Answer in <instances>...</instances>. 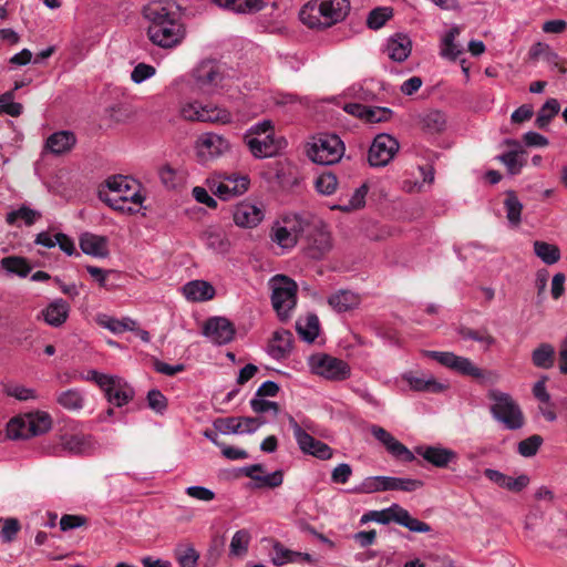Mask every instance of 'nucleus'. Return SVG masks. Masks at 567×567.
Listing matches in <instances>:
<instances>
[{
  "label": "nucleus",
  "instance_id": "nucleus-2",
  "mask_svg": "<svg viewBox=\"0 0 567 567\" xmlns=\"http://www.w3.org/2000/svg\"><path fill=\"white\" fill-rule=\"evenodd\" d=\"M349 12V0H310L300 9L299 19L309 29L322 31L342 22Z\"/></svg>",
  "mask_w": 567,
  "mask_h": 567
},
{
  "label": "nucleus",
  "instance_id": "nucleus-5",
  "mask_svg": "<svg viewBox=\"0 0 567 567\" xmlns=\"http://www.w3.org/2000/svg\"><path fill=\"white\" fill-rule=\"evenodd\" d=\"M310 228L311 220L309 218L297 214L286 215L274 224L270 237L282 249H291Z\"/></svg>",
  "mask_w": 567,
  "mask_h": 567
},
{
  "label": "nucleus",
  "instance_id": "nucleus-7",
  "mask_svg": "<svg viewBox=\"0 0 567 567\" xmlns=\"http://www.w3.org/2000/svg\"><path fill=\"white\" fill-rule=\"evenodd\" d=\"M423 481L416 478L380 475L365 477L352 491L359 494H372L388 491H402L411 493L423 487Z\"/></svg>",
  "mask_w": 567,
  "mask_h": 567
},
{
  "label": "nucleus",
  "instance_id": "nucleus-36",
  "mask_svg": "<svg viewBox=\"0 0 567 567\" xmlns=\"http://www.w3.org/2000/svg\"><path fill=\"white\" fill-rule=\"evenodd\" d=\"M31 422L27 413L12 417L7 424V436L10 440H27L32 437L31 429L28 423Z\"/></svg>",
  "mask_w": 567,
  "mask_h": 567
},
{
  "label": "nucleus",
  "instance_id": "nucleus-64",
  "mask_svg": "<svg viewBox=\"0 0 567 567\" xmlns=\"http://www.w3.org/2000/svg\"><path fill=\"white\" fill-rule=\"evenodd\" d=\"M156 73V70L153 65L146 63H138L131 73V80L140 84L145 80L152 78Z\"/></svg>",
  "mask_w": 567,
  "mask_h": 567
},
{
  "label": "nucleus",
  "instance_id": "nucleus-11",
  "mask_svg": "<svg viewBox=\"0 0 567 567\" xmlns=\"http://www.w3.org/2000/svg\"><path fill=\"white\" fill-rule=\"evenodd\" d=\"M309 367L315 374L334 381L346 380L351 373V369L344 360L326 353L311 355Z\"/></svg>",
  "mask_w": 567,
  "mask_h": 567
},
{
  "label": "nucleus",
  "instance_id": "nucleus-45",
  "mask_svg": "<svg viewBox=\"0 0 567 567\" xmlns=\"http://www.w3.org/2000/svg\"><path fill=\"white\" fill-rule=\"evenodd\" d=\"M560 104L556 99H549L537 113L535 124L538 128H546L550 121L559 113Z\"/></svg>",
  "mask_w": 567,
  "mask_h": 567
},
{
  "label": "nucleus",
  "instance_id": "nucleus-10",
  "mask_svg": "<svg viewBox=\"0 0 567 567\" xmlns=\"http://www.w3.org/2000/svg\"><path fill=\"white\" fill-rule=\"evenodd\" d=\"M494 404L491 406L493 416L508 430H518L524 424L523 413L516 402L506 392H492Z\"/></svg>",
  "mask_w": 567,
  "mask_h": 567
},
{
  "label": "nucleus",
  "instance_id": "nucleus-62",
  "mask_svg": "<svg viewBox=\"0 0 567 567\" xmlns=\"http://www.w3.org/2000/svg\"><path fill=\"white\" fill-rule=\"evenodd\" d=\"M12 92L0 95V112H4L11 116H19L23 111V106L20 103L12 102Z\"/></svg>",
  "mask_w": 567,
  "mask_h": 567
},
{
  "label": "nucleus",
  "instance_id": "nucleus-55",
  "mask_svg": "<svg viewBox=\"0 0 567 567\" xmlns=\"http://www.w3.org/2000/svg\"><path fill=\"white\" fill-rule=\"evenodd\" d=\"M315 186L318 193L328 196L336 192L338 179L332 173L324 172L316 178Z\"/></svg>",
  "mask_w": 567,
  "mask_h": 567
},
{
  "label": "nucleus",
  "instance_id": "nucleus-13",
  "mask_svg": "<svg viewBox=\"0 0 567 567\" xmlns=\"http://www.w3.org/2000/svg\"><path fill=\"white\" fill-rule=\"evenodd\" d=\"M181 116L187 121L210 122L227 124L231 122V114L225 109H220L213 104L203 105L194 101L182 105Z\"/></svg>",
  "mask_w": 567,
  "mask_h": 567
},
{
  "label": "nucleus",
  "instance_id": "nucleus-58",
  "mask_svg": "<svg viewBox=\"0 0 567 567\" xmlns=\"http://www.w3.org/2000/svg\"><path fill=\"white\" fill-rule=\"evenodd\" d=\"M543 443V437L538 434L530 435L529 437L518 443L517 451L524 457L534 456Z\"/></svg>",
  "mask_w": 567,
  "mask_h": 567
},
{
  "label": "nucleus",
  "instance_id": "nucleus-3",
  "mask_svg": "<svg viewBox=\"0 0 567 567\" xmlns=\"http://www.w3.org/2000/svg\"><path fill=\"white\" fill-rule=\"evenodd\" d=\"M106 192H101L103 200L114 210L133 214L142 205L144 197L140 184L127 176H113L106 181Z\"/></svg>",
  "mask_w": 567,
  "mask_h": 567
},
{
  "label": "nucleus",
  "instance_id": "nucleus-37",
  "mask_svg": "<svg viewBox=\"0 0 567 567\" xmlns=\"http://www.w3.org/2000/svg\"><path fill=\"white\" fill-rule=\"evenodd\" d=\"M63 446L72 454H89L94 449V442L90 435L74 434L64 439Z\"/></svg>",
  "mask_w": 567,
  "mask_h": 567
},
{
  "label": "nucleus",
  "instance_id": "nucleus-16",
  "mask_svg": "<svg viewBox=\"0 0 567 567\" xmlns=\"http://www.w3.org/2000/svg\"><path fill=\"white\" fill-rule=\"evenodd\" d=\"M290 424L298 446L303 453L323 461L332 457L333 451L328 444L307 433L295 420H291Z\"/></svg>",
  "mask_w": 567,
  "mask_h": 567
},
{
  "label": "nucleus",
  "instance_id": "nucleus-48",
  "mask_svg": "<svg viewBox=\"0 0 567 567\" xmlns=\"http://www.w3.org/2000/svg\"><path fill=\"white\" fill-rule=\"evenodd\" d=\"M250 533L247 529L237 530L229 545V556L241 557L248 551Z\"/></svg>",
  "mask_w": 567,
  "mask_h": 567
},
{
  "label": "nucleus",
  "instance_id": "nucleus-41",
  "mask_svg": "<svg viewBox=\"0 0 567 567\" xmlns=\"http://www.w3.org/2000/svg\"><path fill=\"white\" fill-rule=\"evenodd\" d=\"M532 362L535 367L549 369L555 362V348L550 343H542L532 352Z\"/></svg>",
  "mask_w": 567,
  "mask_h": 567
},
{
  "label": "nucleus",
  "instance_id": "nucleus-32",
  "mask_svg": "<svg viewBox=\"0 0 567 567\" xmlns=\"http://www.w3.org/2000/svg\"><path fill=\"white\" fill-rule=\"evenodd\" d=\"M75 135L70 131H60L51 134L47 140V148L53 154L69 152L75 145Z\"/></svg>",
  "mask_w": 567,
  "mask_h": 567
},
{
  "label": "nucleus",
  "instance_id": "nucleus-53",
  "mask_svg": "<svg viewBox=\"0 0 567 567\" xmlns=\"http://www.w3.org/2000/svg\"><path fill=\"white\" fill-rule=\"evenodd\" d=\"M274 555L271 556V563L275 566H284L288 563H295L300 555L299 551H293L286 548L281 543L275 542L272 546Z\"/></svg>",
  "mask_w": 567,
  "mask_h": 567
},
{
  "label": "nucleus",
  "instance_id": "nucleus-57",
  "mask_svg": "<svg viewBox=\"0 0 567 567\" xmlns=\"http://www.w3.org/2000/svg\"><path fill=\"white\" fill-rule=\"evenodd\" d=\"M39 216L40 214L38 212L22 206L19 209L9 213L7 215V221L9 224H14L18 219H21L27 226H31Z\"/></svg>",
  "mask_w": 567,
  "mask_h": 567
},
{
  "label": "nucleus",
  "instance_id": "nucleus-43",
  "mask_svg": "<svg viewBox=\"0 0 567 567\" xmlns=\"http://www.w3.org/2000/svg\"><path fill=\"white\" fill-rule=\"evenodd\" d=\"M534 252L546 265H554L560 259L558 246L546 241H534Z\"/></svg>",
  "mask_w": 567,
  "mask_h": 567
},
{
  "label": "nucleus",
  "instance_id": "nucleus-18",
  "mask_svg": "<svg viewBox=\"0 0 567 567\" xmlns=\"http://www.w3.org/2000/svg\"><path fill=\"white\" fill-rule=\"evenodd\" d=\"M196 154L202 163L215 159L229 150V143L215 133L202 134L195 144Z\"/></svg>",
  "mask_w": 567,
  "mask_h": 567
},
{
  "label": "nucleus",
  "instance_id": "nucleus-47",
  "mask_svg": "<svg viewBox=\"0 0 567 567\" xmlns=\"http://www.w3.org/2000/svg\"><path fill=\"white\" fill-rule=\"evenodd\" d=\"M206 246L218 254H225L229 250L230 243L226 234L219 229H213L205 233Z\"/></svg>",
  "mask_w": 567,
  "mask_h": 567
},
{
  "label": "nucleus",
  "instance_id": "nucleus-9",
  "mask_svg": "<svg viewBox=\"0 0 567 567\" xmlns=\"http://www.w3.org/2000/svg\"><path fill=\"white\" fill-rule=\"evenodd\" d=\"M344 153L343 142L337 135H323L307 150L308 157L320 165L338 163Z\"/></svg>",
  "mask_w": 567,
  "mask_h": 567
},
{
  "label": "nucleus",
  "instance_id": "nucleus-12",
  "mask_svg": "<svg viewBox=\"0 0 567 567\" xmlns=\"http://www.w3.org/2000/svg\"><path fill=\"white\" fill-rule=\"evenodd\" d=\"M195 89L203 94H213L223 86L224 70L213 60L200 62L193 72Z\"/></svg>",
  "mask_w": 567,
  "mask_h": 567
},
{
  "label": "nucleus",
  "instance_id": "nucleus-27",
  "mask_svg": "<svg viewBox=\"0 0 567 567\" xmlns=\"http://www.w3.org/2000/svg\"><path fill=\"white\" fill-rule=\"evenodd\" d=\"M216 290L205 280H192L183 286V295L193 302H204L214 298Z\"/></svg>",
  "mask_w": 567,
  "mask_h": 567
},
{
  "label": "nucleus",
  "instance_id": "nucleus-26",
  "mask_svg": "<svg viewBox=\"0 0 567 567\" xmlns=\"http://www.w3.org/2000/svg\"><path fill=\"white\" fill-rule=\"evenodd\" d=\"M70 312V305L64 299H55L41 311V317L51 327L62 326Z\"/></svg>",
  "mask_w": 567,
  "mask_h": 567
},
{
  "label": "nucleus",
  "instance_id": "nucleus-61",
  "mask_svg": "<svg viewBox=\"0 0 567 567\" xmlns=\"http://www.w3.org/2000/svg\"><path fill=\"white\" fill-rule=\"evenodd\" d=\"M393 115L392 110L380 106H368L365 111V120L369 123H380L389 121Z\"/></svg>",
  "mask_w": 567,
  "mask_h": 567
},
{
  "label": "nucleus",
  "instance_id": "nucleus-22",
  "mask_svg": "<svg viewBox=\"0 0 567 567\" xmlns=\"http://www.w3.org/2000/svg\"><path fill=\"white\" fill-rule=\"evenodd\" d=\"M308 238L309 254L319 259L331 249V236L320 223L311 221V228L305 233Z\"/></svg>",
  "mask_w": 567,
  "mask_h": 567
},
{
  "label": "nucleus",
  "instance_id": "nucleus-52",
  "mask_svg": "<svg viewBox=\"0 0 567 567\" xmlns=\"http://www.w3.org/2000/svg\"><path fill=\"white\" fill-rule=\"evenodd\" d=\"M393 17L391 7H378L370 11L367 18V25L372 30L381 29Z\"/></svg>",
  "mask_w": 567,
  "mask_h": 567
},
{
  "label": "nucleus",
  "instance_id": "nucleus-50",
  "mask_svg": "<svg viewBox=\"0 0 567 567\" xmlns=\"http://www.w3.org/2000/svg\"><path fill=\"white\" fill-rule=\"evenodd\" d=\"M175 558L179 567H197L199 553L193 545H178L175 549Z\"/></svg>",
  "mask_w": 567,
  "mask_h": 567
},
{
  "label": "nucleus",
  "instance_id": "nucleus-17",
  "mask_svg": "<svg viewBox=\"0 0 567 567\" xmlns=\"http://www.w3.org/2000/svg\"><path fill=\"white\" fill-rule=\"evenodd\" d=\"M236 330L225 317H212L203 326V336L215 346H224L233 341Z\"/></svg>",
  "mask_w": 567,
  "mask_h": 567
},
{
  "label": "nucleus",
  "instance_id": "nucleus-60",
  "mask_svg": "<svg viewBox=\"0 0 567 567\" xmlns=\"http://www.w3.org/2000/svg\"><path fill=\"white\" fill-rule=\"evenodd\" d=\"M56 401L60 405L71 411H78L83 406V399L80 392H60Z\"/></svg>",
  "mask_w": 567,
  "mask_h": 567
},
{
  "label": "nucleus",
  "instance_id": "nucleus-14",
  "mask_svg": "<svg viewBox=\"0 0 567 567\" xmlns=\"http://www.w3.org/2000/svg\"><path fill=\"white\" fill-rule=\"evenodd\" d=\"M400 144L396 138L386 133L378 134L368 153L369 164L373 167L386 166L399 152Z\"/></svg>",
  "mask_w": 567,
  "mask_h": 567
},
{
  "label": "nucleus",
  "instance_id": "nucleus-46",
  "mask_svg": "<svg viewBox=\"0 0 567 567\" xmlns=\"http://www.w3.org/2000/svg\"><path fill=\"white\" fill-rule=\"evenodd\" d=\"M30 421L28 425L31 429L32 436L41 435L47 433L52 426V419L47 412H30L27 413Z\"/></svg>",
  "mask_w": 567,
  "mask_h": 567
},
{
  "label": "nucleus",
  "instance_id": "nucleus-38",
  "mask_svg": "<svg viewBox=\"0 0 567 567\" xmlns=\"http://www.w3.org/2000/svg\"><path fill=\"white\" fill-rule=\"evenodd\" d=\"M457 333L463 340H473L478 342L485 351L496 342V339L485 328L472 329L468 327H461L457 330Z\"/></svg>",
  "mask_w": 567,
  "mask_h": 567
},
{
  "label": "nucleus",
  "instance_id": "nucleus-56",
  "mask_svg": "<svg viewBox=\"0 0 567 567\" xmlns=\"http://www.w3.org/2000/svg\"><path fill=\"white\" fill-rule=\"evenodd\" d=\"M101 324L112 331L113 333H121L124 331L136 330V321L131 318H123L121 320L114 318H107L101 321Z\"/></svg>",
  "mask_w": 567,
  "mask_h": 567
},
{
  "label": "nucleus",
  "instance_id": "nucleus-8",
  "mask_svg": "<svg viewBox=\"0 0 567 567\" xmlns=\"http://www.w3.org/2000/svg\"><path fill=\"white\" fill-rule=\"evenodd\" d=\"M209 190L221 200H230L245 194L250 185L247 175L238 173H218L206 179Z\"/></svg>",
  "mask_w": 567,
  "mask_h": 567
},
{
  "label": "nucleus",
  "instance_id": "nucleus-35",
  "mask_svg": "<svg viewBox=\"0 0 567 567\" xmlns=\"http://www.w3.org/2000/svg\"><path fill=\"white\" fill-rule=\"evenodd\" d=\"M460 33L461 29L457 25H454L443 35L440 45V54L442 58L454 61L463 52L462 48L455 43Z\"/></svg>",
  "mask_w": 567,
  "mask_h": 567
},
{
  "label": "nucleus",
  "instance_id": "nucleus-51",
  "mask_svg": "<svg viewBox=\"0 0 567 567\" xmlns=\"http://www.w3.org/2000/svg\"><path fill=\"white\" fill-rule=\"evenodd\" d=\"M257 396L250 401V406L256 413L271 412L275 416L278 414V404L266 400L264 396H274L277 392H256Z\"/></svg>",
  "mask_w": 567,
  "mask_h": 567
},
{
  "label": "nucleus",
  "instance_id": "nucleus-15",
  "mask_svg": "<svg viewBox=\"0 0 567 567\" xmlns=\"http://www.w3.org/2000/svg\"><path fill=\"white\" fill-rule=\"evenodd\" d=\"M245 142L256 158L272 157L287 146L286 138L274 134L245 136Z\"/></svg>",
  "mask_w": 567,
  "mask_h": 567
},
{
  "label": "nucleus",
  "instance_id": "nucleus-63",
  "mask_svg": "<svg viewBox=\"0 0 567 567\" xmlns=\"http://www.w3.org/2000/svg\"><path fill=\"white\" fill-rule=\"evenodd\" d=\"M284 481V474L281 471H275L267 475H259L255 487L261 488V487H269L275 488L282 484Z\"/></svg>",
  "mask_w": 567,
  "mask_h": 567
},
{
  "label": "nucleus",
  "instance_id": "nucleus-4",
  "mask_svg": "<svg viewBox=\"0 0 567 567\" xmlns=\"http://www.w3.org/2000/svg\"><path fill=\"white\" fill-rule=\"evenodd\" d=\"M425 355L454 372L478 380L481 386L494 385L499 379L496 371L482 370L471 359L457 355L454 352L426 351Z\"/></svg>",
  "mask_w": 567,
  "mask_h": 567
},
{
  "label": "nucleus",
  "instance_id": "nucleus-1",
  "mask_svg": "<svg viewBox=\"0 0 567 567\" xmlns=\"http://www.w3.org/2000/svg\"><path fill=\"white\" fill-rule=\"evenodd\" d=\"M143 17L147 22V37L154 45L173 49L184 40L186 31L175 3L151 1L143 8Z\"/></svg>",
  "mask_w": 567,
  "mask_h": 567
},
{
  "label": "nucleus",
  "instance_id": "nucleus-19",
  "mask_svg": "<svg viewBox=\"0 0 567 567\" xmlns=\"http://www.w3.org/2000/svg\"><path fill=\"white\" fill-rule=\"evenodd\" d=\"M370 432L393 457L406 463H411L415 460L414 453L382 426L371 425Z\"/></svg>",
  "mask_w": 567,
  "mask_h": 567
},
{
  "label": "nucleus",
  "instance_id": "nucleus-42",
  "mask_svg": "<svg viewBox=\"0 0 567 567\" xmlns=\"http://www.w3.org/2000/svg\"><path fill=\"white\" fill-rule=\"evenodd\" d=\"M2 269L9 275H17L21 278L27 277L31 271L28 260L19 256H8L0 261Z\"/></svg>",
  "mask_w": 567,
  "mask_h": 567
},
{
  "label": "nucleus",
  "instance_id": "nucleus-30",
  "mask_svg": "<svg viewBox=\"0 0 567 567\" xmlns=\"http://www.w3.org/2000/svg\"><path fill=\"white\" fill-rule=\"evenodd\" d=\"M410 386V390H443V385L436 383L432 378L425 374L413 375L411 372L404 373L401 379L395 380V386Z\"/></svg>",
  "mask_w": 567,
  "mask_h": 567
},
{
  "label": "nucleus",
  "instance_id": "nucleus-31",
  "mask_svg": "<svg viewBox=\"0 0 567 567\" xmlns=\"http://www.w3.org/2000/svg\"><path fill=\"white\" fill-rule=\"evenodd\" d=\"M539 402V412L549 422L557 419V412L567 411V401L550 402L549 392H534Z\"/></svg>",
  "mask_w": 567,
  "mask_h": 567
},
{
  "label": "nucleus",
  "instance_id": "nucleus-49",
  "mask_svg": "<svg viewBox=\"0 0 567 567\" xmlns=\"http://www.w3.org/2000/svg\"><path fill=\"white\" fill-rule=\"evenodd\" d=\"M367 194L368 186L363 184L353 192V194L351 195L350 199L347 203L333 205L331 206V209H338L347 213L354 209H359L364 206Z\"/></svg>",
  "mask_w": 567,
  "mask_h": 567
},
{
  "label": "nucleus",
  "instance_id": "nucleus-25",
  "mask_svg": "<svg viewBox=\"0 0 567 567\" xmlns=\"http://www.w3.org/2000/svg\"><path fill=\"white\" fill-rule=\"evenodd\" d=\"M79 244L85 255L96 258H104L109 255L107 239L103 236L84 233L80 236Z\"/></svg>",
  "mask_w": 567,
  "mask_h": 567
},
{
  "label": "nucleus",
  "instance_id": "nucleus-40",
  "mask_svg": "<svg viewBox=\"0 0 567 567\" xmlns=\"http://www.w3.org/2000/svg\"><path fill=\"white\" fill-rule=\"evenodd\" d=\"M296 329L302 340L313 342L319 334V319L316 315H308L296 322Z\"/></svg>",
  "mask_w": 567,
  "mask_h": 567
},
{
  "label": "nucleus",
  "instance_id": "nucleus-54",
  "mask_svg": "<svg viewBox=\"0 0 567 567\" xmlns=\"http://www.w3.org/2000/svg\"><path fill=\"white\" fill-rule=\"evenodd\" d=\"M504 206L506 210V217L512 225L517 226L520 223V215L523 210V205L515 195V193L509 192L506 195L504 200Z\"/></svg>",
  "mask_w": 567,
  "mask_h": 567
},
{
  "label": "nucleus",
  "instance_id": "nucleus-33",
  "mask_svg": "<svg viewBox=\"0 0 567 567\" xmlns=\"http://www.w3.org/2000/svg\"><path fill=\"white\" fill-rule=\"evenodd\" d=\"M419 124L427 133H440L445 130L446 116L439 110H429L419 115Z\"/></svg>",
  "mask_w": 567,
  "mask_h": 567
},
{
  "label": "nucleus",
  "instance_id": "nucleus-28",
  "mask_svg": "<svg viewBox=\"0 0 567 567\" xmlns=\"http://www.w3.org/2000/svg\"><path fill=\"white\" fill-rule=\"evenodd\" d=\"M412 41L403 33H398L390 38L386 43V53L395 62L405 61L411 54Z\"/></svg>",
  "mask_w": 567,
  "mask_h": 567
},
{
  "label": "nucleus",
  "instance_id": "nucleus-6",
  "mask_svg": "<svg viewBox=\"0 0 567 567\" xmlns=\"http://www.w3.org/2000/svg\"><path fill=\"white\" fill-rule=\"evenodd\" d=\"M271 303L280 320L290 318V312L297 303V284L284 275L270 279Z\"/></svg>",
  "mask_w": 567,
  "mask_h": 567
},
{
  "label": "nucleus",
  "instance_id": "nucleus-59",
  "mask_svg": "<svg viewBox=\"0 0 567 567\" xmlns=\"http://www.w3.org/2000/svg\"><path fill=\"white\" fill-rule=\"evenodd\" d=\"M241 424L243 422L237 417H225L217 419L214 422V427L223 434H241Z\"/></svg>",
  "mask_w": 567,
  "mask_h": 567
},
{
  "label": "nucleus",
  "instance_id": "nucleus-39",
  "mask_svg": "<svg viewBox=\"0 0 567 567\" xmlns=\"http://www.w3.org/2000/svg\"><path fill=\"white\" fill-rule=\"evenodd\" d=\"M399 504H392L388 508L381 511H369L361 516L360 523L367 524L369 522H375L382 525H388L391 522H394V517L399 515Z\"/></svg>",
  "mask_w": 567,
  "mask_h": 567
},
{
  "label": "nucleus",
  "instance_id": "nucleus-21",
  "mask_svg": "<svg viewBox=\"0 0 567 567\" xmlns=\"http://www.w3.org/2000/svg\"><path fill=\"white\" fill-rule=\"evenodd\" d=\"M264 217L262 207L247 200L237 204L233 212L234 223L241 228L257 227Z\"/></svg>",
  "mask_w": 567,
  "mask_h": 567
},
{
  "label": "nucleus",
  "instance_id": "nucleus-29",
  "mask_svg": "<svg viewBox=\"0 0 567 567\" xmlns=\"http://www.w3.org/2000/svg\"><path fill=\"white\" fill-rule=\"evenodd\" d=\"M360 302L361 297L347 289H340L328 298L329 306L339 313L355 309Z\"/></svg>",
  "mask_w": 567,
  "mask_h": 567
},
{
  "label": "nucleus",
  "instance_id": "nucleus-44",
  "mask_svg": "<svg viewBox=\"0 0 567 567\" xmlns=\"http://www.w3.org/2000/svg\"><path fill=\"white\" fill-rule=\"evenodd\" d=\"M394 523L414 533H429L431 530V526L429 524L412 517L409 511L402 506H400L399 515L394 517Z\"/></svg>",
  "mask_w": 567,
  "mask_h": 567
},
{
  "label": "nucleus",
  "instance_id": "nucleus-24",
  "mask_svg": "<svg viewBox=\"0 0 567 567\" xmlns=\"http://www.w3.org/2000/svg\"><path fill=\"white\" fill-rule=\"evenodd\" d=\"M293 336L289 330L280 329L274 332L268 344V353L277 360L288 357L292 350Z\"/></svg>",
  "mask_w": 567,
  "mask_h": 567
},
{
  "label": "nucleus",
  "instance_id": "nucleus-20",
  "mask_svg": "<svg viewBox=\"0 0 567 567\" xmlns=\"http://www.w3.org/2000/svg\"><path fill=\"white\" fill-rule=\"evenodd\" d=\"M414 452L427 463L439 468H445L450 463L456 462L457 453L441 445H417Z\"/></svg>",
  "mask_w": 567,
  "mask_h": 567
},
{
  "label": "nucleus",
  "instance_id": "nucleus-34",
  "mask_svg": "<svg viewBox=\"0 0 567 567\" xmlns=\"http://www.w3.org/2000/svg\"><path fill=\"white\" fill-rule=\"evenodd\" d=\"M84 379L93 381L101 390H125L127 388L124 379L117 375L103 374L95 370L87 371Z\"/></svg>",
  "mask_w": 567,
  "mask_h": 567
},
{
  "label": "nucleus",
  "instance_id": "nucleus-23",
  "mask_svg": "<svg viewBox=\"0 0 567 567\" xmlns=\"http://www.w3.org/2000/svg\"><path fill=\"white\" fill-rule=\"evenodd\" d=\"M504 144L511 146L512 148L498 155L496 158L506 166L509 174L516 175L520 172L522 167L526 163L524 159L525 151L523 150L519 142L515 140L507 138L504 141Z\"/></svg>",
  "mask_w": 567,
  "mask_h": 567
}]
</instances>
